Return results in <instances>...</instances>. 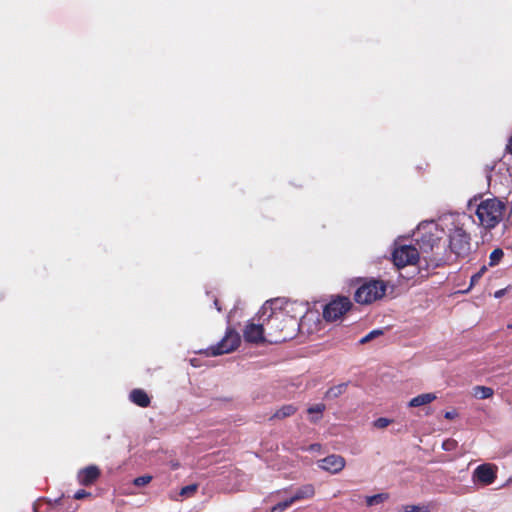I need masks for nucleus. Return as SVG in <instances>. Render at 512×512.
<instances>
[{"label":"nucleus","instance_id":"obj_1","mask_svg":"<svg viewBox=\"0 0 512 512\" xmlns=\"http://www.w3.org/2000/svg\"><path fill=\"white\" fill-rule=\"evenodd\" d=\"M428 266L440 267L471 253V237L463 228L456 227L449 234V251L446 242L432 233L422 234L419 241Z\"/></svg>","mask_w":512,"mask_h":512},{"label":"nucleus","instance_id":"obj_2","mask_svg":"<svg viewBox=\"0 0 512 512\" xmlns=\"http://www.w3.org/2000/svg\"><path fill=\"white\" fill-rule=\"evenodd\" d=\"M265 316V329L267 342L270 344L282 343L293 339L299 329L300 323L296 322L295 316L287 318L285 314L271 309V303L263 306Z\"/></svg>","mask_w":512,"mask_h":512},{"label":"nucleus","instance_id":"obj_3","mask_svg":"<svg viewBox=\"0 0 512 512\" xmlns=\"http://www.w3.org/2000/svg\"><path fill=\"white\" fill-rule=\"evenodd\" d=\"M506 209V204L497 198L482 200L475 212L478 224L486 230L495 228L503 220Z\"/></svg>","mask_w":512,"mask_h":512},{"label":"nucleus","instance_id":"obj_4","mask_svg":"<svg viewBox=\"0 0 512 512\" xmlns=\"http://www.w3.org/2000/svg\"><path fill=\"white\" fill-rule=\"evenodd\" d=\"M387 283L380 279L370 278L364 281L355 291L354 300L359 304H371L386 294Z\"/></svg>","mask_w":512,"mask_h":512},{"label":"nucleus","instance_id":"obj_5","mask_svg":"<svg viewBox=\"0 0 512 512\" xmlns=\"http://www.w3.org/2000/svg\"><path fill=\"white\" fill-rule=\"evenodd\" d=\"M421 240L418 239L417 243ZM419 249L412 245H400L394 248L392 253V260L394 265L398 269H402L407 266H415L422 258L425 261L424 255L421 251L420 244Z\"/></svg>","mask_w":512,"mask_h":512},{"label":"nucleus","instance_id":"obj_6","mask_svg":"<svg viewBox=\"0 0 512 512\" xmlns=\"http://www.w3.org/2000/svg\"><path fill=\"white\" fill-rule=\"evenodd\" d=\"M241 343L240 335L232 328L226 330L225 336L216 345L207 349L208 356H218L227 354L236 350Z\"/></svg>","mask_w":512,"mask_h":512},{"label":"nucleus","instance_id":"obj_7","mask_svg":"<svg viewBox=\"0 0 512 512\" xmlns=\"http://www.w3.org/2000/svg\"><path fill=\"white\" fill-rule=\"evenodd\" d=\"M351 307L352 303L348 297H338L325 305L323 317L326 321H336L350 310Z\"/></svg>","mask_w":512,"mask_h":512},{"label":"nucleus","instance_id":"obj_8","mask_svg":"<svg viewBox=\"0 0 512 512\" xmlns=\"http://www.w3.org/2000/svg\"><path fill=\"white\" fill-rule=\"evenodd\" d=\"M260 323L249 322L244 330L243 337L247 343L260 344L267 342V335L265 329V316L263 313L259 317Z\"/></svg>","mask_w":512,"mask_h":512},{"label":"nucleus","instance_id":"obj_9","mask_svg":"<svg viewBox=\"0 0 512 512\" xmlns=\"http://www.w3.org/2000/svg\"><path fill=\"white\" fill-rule=\"evenodd\" d=\"M496 478L497 466L493 464H481L473 472V479L483 485L492 484Z\"/></svg>","mask_w":512,"mask_h":512},{"label":"nucleus","instance_id":"obj_10","mask_svg":"<svg viewBox=\"0 0 512 512\" xmlns=\"http://www.w3.org/2000/svg\"><path fill=\"white\" fill-rule=\"evenodd\" d=\"M101 470L96 465H89L81 470L77 474V480L82 486H91L100 478Z\"/></svg>","mask_w":512,"mask_h":512},{"label":"nucleus","instance_id":"obj_11","mask_svg":"<svg viewBox=\"0 0 512 512\" xmlns=\"http://www.w3.org/2000/svg\"><path fill=\"white\" fill-rule=\"evenodd\" d=\"M319 467L325 471L336 474L345 467V459L336 454L328 455L319 461Z\"/></svg>","mask_w":512,"mask_h":512},{"label":"nucleus","instance_id":"obj_12","mask_svg":"<svg viewBox=\"0 0 512 512\" xmlns=\"http://www.w3.org/2000/svg\"><path fill=\"white\" fill-rule=\"evenodd\" d=\"M275 310L285 314L287 318L295 316L296 322L300 323L299 321L303 317L306 309L302 304L293 301H286L282 307Z\"/></svg>","mask_w":512,"mask_h":512},{"label":"nucleus","instance_id":"obj_13","mask_svg":"<svg viewBox=\"0 0 512 512\" xmlns=\"http://www.w3.org/2000/svg\"><path fill=\"white\" fill-rule=\"evenodd\" d=\"M129 399L135 405L146 408L150 405L151 399L143 389H133L130 392Z\"/></svg>","mask_w":512,"mask_h":512},{"label":"nucleus","instance_id":"obj_14","mask_svg":"<svg viewBox=\"0 0 512 512\" xmlns=\"http://www.w3.org/2000/svg\"><path fill=\"white\" fill-rule=\"evenodd\" d=\"M315 494V489L312 484H306L302 487L298 488L295 493L293 494L292 501L295 503L297 501L303 500V499H309L312 498Z\"/></svg>","mask_w":512,"mask_h":512},{"label":"nucleus","instance_id":"obj_15","mask_svg":"<svg viewBox=\"0 0 512 512\" xmlns=\"http://www.w3.org/2000/svg\"><path fill=\"white\" fill-rule=\"evenodd\" d=\"M437 396L435 393H423L420 395H417L416 397H413L409 403V407H420L423 405L430 404L434 400H436Z\"/></svg>","mask_w":512,"mask_h":512},{"label":"nucleus","instance_id":"obj_16","mask_svg":"<svg viewBox=\"0 0 512 512\" xmlns=\"http://www.w3.org/2000/svg\"><path fill=\"white\" fill-rule=\"evenodd\" d=\"M296 411L297 408L292 404L283 405L273 414L271 419H284L294 415Z\"/></svg>","mask_w":512,"mask_h":512},{"label":"nucleus","instance_id":"obj_17","mask_svg":"<svg viewBox=\"0 0 512 512\" xmlns=\"http://www.w3.org/2000/svg\"><path fill=\"white\" fill-rule=\"evenodd\" d=\"M325 409H326V405L323 403H318L313 406H310L307 409L308 414H316L317 415L316 417H311L310 421L312 423H316L318 420H320L322 418V414L325 411Z\"/></svg>","mask_w":512,"mask_h":512},{"label":"nucleus","instance_id":"obj_18","mask_svg":"<svg viewBox=\"0 0 512 512\" xmlns=\"http://www.w3.org/2000/svg\"><path fill=\"white\" fill-rule=\"evenodd\" d=\"M493 394H494L493 389L490 387H487V386H475L473 388V395L479 399L490 398L493 396Z\"/></svg>","mask_w":512,"mask_h":512},{"label":"nucleus","instance_id":"obj_19","mask_svg":"<svg viewBox=\"0 0 512 512\" xmlns=\"http://www.w3.org/2000/svg\"><path fill=\"white\" fill-rule=\"evenodd\" d=\"M348 384L347 383H341L338 385H335L327 390L325 393V398H337L340 395H342L346 389Z\"/></svg>","mask_w":512,"mask_h":512},{"label":"nucleus","instance_id":"obj_20","mask_svg":"<svg viewBox=\"0 0 512 512\" xmlns=\"http://www.w3.org/2000/svg\"><path fill=\"white\" fill-rule=\"evenodd\" d=\"M388 498H389V494L388 493H379V494H375V495H372V496H367L366 497V504H367V506L371 507V506L383 503Z\"/></svg>","mask_w":512,"mask_h":512},{"label":"nucleus","instance_id":"obj_21","mask_svg":"<svg viewBox=\"0 0 512 512\" xmlns=\"http://www.w3.org/2000/svg\"><path fill=\"white\" fill-rule=\"evenodd\" d=\"M504 257V252L501 248L494 249L489 255V266L494 267L498 265Z\"/></svg>","mask_w":512,"mask_h":512},{"label":"nucleus","instance_id":"obj_22","mask_svg":"<svg viewBox=\"0 0 512 512\" xmlns=\"http://www.w3.org/2000/svg\"><path fill=\"white\" fill-rule=\"evenodd\" d=\"M403 512H430V506L429 505H414V504H408L404 505L402 507Z\"/></svg>","mask_w":512,"mask_h":512},{"label":"nucleus","instance_id":"obj_23","mask_svg":"<svg viewBox=\"0 0 512 512\" xmlns=\"http://www.w3.org/2000/svg\"><path fill=\"white\" fill-rule=\"evenodd\" d=\"M294 502L291 498L286 499L285 501L279 502L273 507H271L270 512H284L287 508H289Z\"/></svg>","mask_w":512,"mask_h":512},{"label":"nucleus","instance_id":"obj_24","mask_svg":"<svg viewBox=\"0 0 512 512\" xmlns=\"http://www.w3.org/2000/svg\"><path fill=\"white\" fill-rule=\"evenodd\" d=\"M486 271H487V267L482 266L478 272H476L475 274H473L471 276L469 289L479 282V280L482 278V276L484 275V273Z\"/></svg>","mask_w":512,"mask_h":512},{"label":"nucleus","instance_id":"obj_25","mask_svg":"<svg viewBox=\"0 0 512 512\" xmlns=\"http://www.w3.org/2000/svg\"><path fill=\"white\" fill-rule=\"evenodd\" d=\"M197 489H198L197 484L187 485V486L181 488L180 495L190 497L196 493Z\"/></svg>","mask_w":512,"mask_h":512},{"label":"nucleus","instance_id":"obj_26","mask_svg":"<svg viewBox=\"0 0 512 512\" xmlns=\"http://www.w3.org/2000/svg\"><path fill=\"white\" fill-rule=\"evenodd\" d=\"M392 423L391 419L380 417L373 422V426L377 429H384Z\"/></svg>","mask_w":512,"mask_h":512},{"label":"nucleus","instance_id":"obj_27","mask_svg":"<svg viewBox=\"0 0 512 512\" xmlns=\"http://www.w3.org/2000/svg\"><path fill=\"white\" fill-rule=\"evenodd\" d=\"M151 480H152V476L143 475V476H139V477L135 478L133 483H134V485L141 487V486H145V485L149 484L151 482Z\"/></svg>","mask_w":512,"mask_h":512},{"label":"nucleus","instance_id":"obj_28","mask_svg":"<svg viewBox=\"0 0 512 512\" xmlns=\"http://www.w3.org/2000/svg\"><path fill=\"white\" fill-rule=\"evenodd\" d=\"M383 332L382 330H373L371 332H369L366 336H364L361 340H360V343L361 344H364V343H367L369 342L370 340L374 339L375 337L379 336V335H382Z\"/></svg>","mask_w":512,"mask_h":512},{"label":"nucleus","instance_id":"obj_29","mask_svg":"<svg viewBox=\"0 0 512 512\" xmlns=\"http://www.w3.org/2000/svg\"><path fill=\"white\" fill-rule=\"evenodd\" d=\"M89 496H91L90 492H88L84 489H80L74 494V499L80 500V499H84Z\"/></svg>","mask_w":512,"mask_h":512},{"label":"nucleus","instance_id":"obj_30","mask_svg":"<svg viewBox=\"0 0 512 512\" xmlns=\"http://www.w3.org/2000/svg\"><path fill=\"white\" fill-rule=\"evenodd\" d=\"M454 445H455L454 440H447L443 443V448L448 451V450H451Z\"/></svg>","mask_w":512,"mask_h":512},{"label":"nucleus","instance_id":"obj_31","mask_svg":"<svg viewBox=\"0 0 512 512\" xmlns=\"http://www.w3.org/2000/svg\"><path fill=\"white\" fill-rule=\"evenodd\" d=\"M444 416L446 419L452 420L457 416V413L455 411H448Z\"/></svg>","mask_w":512,"mask_h":512},{"label":"nucleus","instance_id":"obj_32","mask_svg":"<svg viewBox=\"0 0 512 512\" xmlns=\"http://www.w3.org/2000/svg\"><path fill=\"white\" fill-rule=\"evenodd\" d=\"M213 304L218 312H222V306L220 304V301L217 298L213 299Z\"/></svg>","mask_w":512,"mask_h":512},{"label":"nucleus","instance_id":"obj_33","mask_svg":"<svg viewBox=\"0 0 512 512\" xmlns=\"http://www.w3.org/2000/svg\"><path fill=\"white\" fill-rule=\"evenodd\" d=\"M504 293H505V289H501V290L496 291L494 296L496 298H500V297H502L504 295Z\"/></svg>","mask_w":512,"mask_h":512},{"label":"nucleus","instance_id":"obj_34","mask_svg":"<svg viewBox=\"0 0 512 512\" xmlns=\"http://www.w3.org/2000/svg\"><path fill=\"white\" fill-rule=\"evenodd\" d=\"M494 169V166H486V171L491 172Z\"/></svg>","mask_w":512,"mask_h":512}]
</instances>
